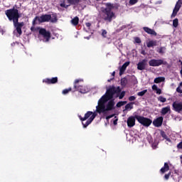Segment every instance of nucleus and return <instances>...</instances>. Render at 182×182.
Wrapping results in <instances>:
<instances>
[{"label": "nucleus", "mask_w": 182, "mask_h": 182, "mask_svg": "<svg viewBox=\"0 0 182 182\" xmlns=\"http://www.w3.org/2000/svg\"><path fill=\"white\" fill-rule=\"evenodd\" d=\"M114 85L107 90V92L102 97L98 100V105L96 107V112L99 114H102L104 117H106V120L114 117V114H110V112L114 109Z\"/></svg>", "instance_id": "obj_1"}, {"label": "nucleus", "mask_w": 182, "mask_h": 182, "mask_svg": "<svg viewBox=\"0 0 182 182\" xmlns=\"http://www.w3.org/2000/svg\"><path fill=\"white\" fill-rule=\"evenodd\" d=\"M105 5L106 7H101L99 16L105 22H111L114 16V13L112 11L114 6L111 3H105Z\"/></svg>", "instance_id": "obj_2"}, {"label": "nucleus", "mask_w": 182, "mask_h": 182, "mask_svg": "<svg viewBox=\"0 0 182 182\" xmlns=\"http://www.w3.org/2000/svg\"><path fill=\"white\" fill-rule=\"evenodd\" d=\"M96 116H97V114L92 111L87 112L84 117H82L81 116H80V119L81 120V122H85V120H87L85 123L82 122V124L84 129H86V127H87V126H89V124H90V123H92L93 120H95V118L96 117Z\"/></svg>", "instance_id": "obj_3"}, {"label": "nucleus", "mask_w": 182, "mask_h": 182, "mask_svg": "<svg viewBox=\"0 0 182 182\" xmlns=\"http://www.w3.org/2000/svg\"><path fill=\"white\" fill-rule=\"evenodd\" d=\"M36 21H38L40 23H43L45 22H52L54 23L55 22H58V17L55 16L53 18H52V15L50 14H43L40 17L36 16L34 19L33 20V25H35Z\"/></svg>", "instance_id": "obj_4"}, {"label": "nucleus", "mask_w": 182, "mask_h": 182, "mask_svg": "<svg viewBox=\"0 0 182 182\" xmlns=\"http://www.w3.org/2000/svg\"><path fill=\"white\" fill-rule=\"evenodd\" d=\"M19 18H21V14H18L16 16L12 18L14 26L16 28V33L21 36L22 35V27L25 26L23 21L19 22Z\"/></svg>", "instance_id": "obj_5"}, {"label": "nucleus", "mask_w": 182, "mask_h": 182, "mask_svg": "<svg viewBox=\"0 0 182 182\" xmlns=\"http://www.w3.org/2000/svg\"><path fill=\"white\" fill-rule=\"evenodd\" d=\"M83 82L82 79H77L73 83V92H80V93H87V90L83 85H80Z\"/></svg>", "instance_id": "obj_6"}, {"label": "nucleus", "mask_w": 182, "mask_h": 182, "mask_svg": "<svg viewBox=\"0 0 182 182\" xmlns=\"http://www.w3.org/2000/svg\"><path fill=\"white\" fill-rule=\"evenodd\" d=\"M19 14V10L17 9H10L5 11V15L7 16L9 21H12L15 16Z\"/></svg>", "instance_id": "obj_7"}, {"label": "nucleus", "mask_w": 182, "mask_h": 182, "mask_svg": "<svg viewBox=\"0 0 182 182\" xmlns=\"http://www.w3.org/2000/svg\"><path fill=\"white\" fill-rule=\"evenodd\" d=\"M149 66L157 68L161 66V65H167V62L163 59H151L149 61Z\"/></svg>", "instance_id": "obj_8"}, {"label": "nucleus", "mask_w": 182, "mask_h": 182, "mask_svg": "<svg viewBox=\"0 0 182 182\" xmlns=\"http://www.w3.org/2000/svg\"><path fill=\"white\" fill-rule=\"evenodd\" d=\"M136 119L139 122V123L143 124V126H146V127H149V126L151 124V120L149 118L136 115Z\"/></svg>", "instance_id": "obj_9"}, {"label": "nucleus", "mask_w": 182, "mask_h": 182, "mask_svg": "<svg viewBox=\"0 0 182 182\" xmlns=\"http://www.w3.org/2000/svg\"><path fill=\"white\" fill-rule=\"evenodd\" d=\"M60 6L61 8H65V9H68L70 5H77L79 2H80V0H67L68 5H65V0L60 1Z\"/></svg>", "instance_id": "obj_10"}, {"label": "nucleus", "mask_w": 182, "mask_h": 182, "mask_svg": "<svg viewBox=\"0 0 182 182\" xmlns=\"http://www.w3.org/2000/svg\"><path fill=\"white\" fill-rule=\"evenodd\" d=\"M39 35L43 36V38L46 39V42H48L50 39V31H46V28H41L39 30Z\"/></svg>", "instance_id": "obj_11"}, {"label": "nucleus", "mask_w": 182, "mask_h": 182, "mask_svg": "<svg viewBox=\"0 0 182 182\" xmlns=\"http://www.w3.org/2000/svg\"><path fill=\"white\" fill-rule=\"evenodd\" d=\"M173 110L177 112L178 113H181L182 112V102L175 101L172 105Z\"/></svg>", "instance_id": "obj_12"}, {"label": "nucleus", "mask_w": 182, "mask_h": 182, "mask_svg": "<svg viewBox=\"0 0 182 182\" xmlns=\"http://www.w3.org/2000/svg\"><path fill=\"white\" fill-rule=\"evenodd\" d=\"M181 5H182V1L181 0H178L176 2V4L173 10V13L171 16V18H176V16H177V14L178 12V11H180V8H181Z\"/></svg>", "instance_id": "obj_13"}, {"label": "nucleus", "mask_w": 182, "mask_h": 182, "mask_svg": "<svg viewBox=\"0 0 182 182\" xmlns=\"http://www.w3.org/2000/svg\"><path fill=\"white\" fill-rule=\"evenodd\" d=\"M43 83H46V85H55L58 83V77H54L52 78H46L43 80Z\"/></svg>", "instance_id": "obj_14"}, {"label": "nucleus", "mask_w": 182, "mask_h": 182, "mask_svg": "<svg viewBox=\"0 0 182 182\" xmlns=\"http://www.w3.org/2000/svg\"><path fill=\"white\" fill-rule=\"evenodd\" d=\"M128 127H134L136 124V116H131L127 120Z\"/></svg>", "instance_id": "obj_15"}, {"label": "nucleus", "mask_w": 182, "mask_h": 182, "mask_svg": "<svg viewBox=\"0 0 182 182\" xmlns=\"http://www.w3.org/2000/svg\"><path fill=\"white\" fill-rule=\"evenodd\" d=\"M146 63H147V60L144 59L137 64V69L139 70H144L146 68Z\"/></svg>", "instance_id": "obj_16"}, {"label": "nucleus", "mask_w": 182, "mask_h": 182, "mask_svg": "<svg viewBox=\"0 0 182 182\" xmlns=\"http://www.w3.org/2000/svg\"><path fill=\"white\" fill-rule=\"evenodd\" d=\"M163 117H159L156 119L154 120L153 124L156 127H160L163 124Z\"/></svg>", "instance_id": "obj_17"}, {"label": "nucleus", "mask_w": 182, "mask_h": 182, "mask_svg": "<svg viewBox=\"0 0 182 182\" xmlns=\"http://www.w3.org/2000/svg\"><path fill=\"white\" fill-rule=\"evenodd\" d=\"M143 29L149 35H152V36H157V33H156L154 30L149 28L148 27H144Z\"/></svg>", "instance_id": "obj_18"}, {"label": "nucleus", "mask_w": 182, "mask_h": 182, "mask_svg": "<svg viewBox=\"0 0 182 182\" xmlns=\"http://www.w3.org/2000/svg\"><path fill=\"white\" fill-rule=\"evenodd\" d=\"M130 65V62H126L125 63L123 64V65L119 69V75L122 76L123 73H124L127 66Z\"/></svg>", "instance_id": "obj_19"}, {"label": "nucleus", "mask_w": 182, "mask_h": 182, "mask_svg": "<svg viewBox=\"0 0 182 182\" xmlns=\"http://www.w3.org/2000/svg\"><path fill=\"white\" fill-rule=\"evenodd\" d=\"M146 46L147 48H153L154 46H157V41H149L148 42H146Z\"/></svg>", "instance_id": "obj_20"}, {"label": "nucleus", "mask_w": 182, "mask_h": 182, "mask_svg": "<svg viewBox=\"0 0 182 182\" xmlns=\"http://www.w3.org/2000/svg\"><path fill=\"white\" fill-rule=\"evenodd\" d=\"M71 23L74 26H77L79 25V17L75 16L74 18L71 20Z\"/></svg>", "instance_id": "obj_21"}, {"label": "nucleus", "mask_w": 182, "mask_h": 182, "mask_svg": "<svg viewBox=\"0 0 182 182\" xmlns=\"http://www.w3.org/2000/svg\"><path fill=\"white\" fill-rule=\"evenodd\" d=\"M168 112H170V106L162 108L161 113L164 116L165 114H167Z\"/></svg>", "instance_id": "obj_22"}, {"label": "nucleus", "mask_w": 182, "mask_h": 182, "mask_svg": "<svg viewBox=\"0 0 182 182\" xmlns=\"http://www.w3.org/2000/svg\"><path fill=\"white\" fill-rule=\"evenodd\" d=\"M164 80H166L164 77H158L154 79V83H161V82H164Z\"/></svg>", "instance_id": "obj_23"}, {"label": "nucleus", "mask_w": 182, "mask_h": 182, "mask_svg": "<svg viewBox=\"0 0 182 182\" xmlns=\"http://www.w3.org/2000/svg\"><path fill=\"white\" fill-rule=\"evenodd\" d=\"M133 105H134V102H130L128 103L127 105H125V109L124 112H126V110L130 111L132 109H133Z\"/></svg>", "instance_id": "obj_24"}, {"label": "nucleus", "mask_w": 182, "mask_h": 182, "mask_svg": "<svg viewBox=\"0 0 182 182\" xmlns=\"http://www.w3.org/2000/svg\"><path fill=\"white\" fill-rule=\"evenodd\" d=\"M168 170H169L168 164L165 163L164 166L161 168V172L166 173V171H168Z\"/></svg>", "instance_id": "obj_25"}, {"label": "nucleus", "mask_w": 182, "mask_h": 182, "mask_svg": "<svg viewBox=\"0 0 182 182\" xmlns=\"http://www.w3.org/2000/svg\"><path fill=\"white\" fill-rule=\"evenodd\" d=\"M158 53H161V55H163L166 52L165 47H161L157 50Z\"/></svg>", "instance_id": "obj_26"}, {"label": "nucleus", "mask_w": 182, "mask_h": 182, "mask_svg": "<svg viewBox=\"0 0 182 182\" xmlns=\"http://www.w3.org/2000/svg\"><path fill=\"white\" fill-rule=\"evenodd\" d=\"M158 100L161 103H166V102H167V99L166 97H164L163 96H159L158 97Z\"/></svg>", "instance_id": "obj_27"}, {"label": "nucleus", "mask_w": 182, "mask_h": 182, "mask_svg": "<svg viewBox=\"0 0 182 182\" xmlns=\"http://www.w3.org/2000/svg\"><path fill=\"white\" fill-rule=\"evenodd\" d=\"M127 102L126 101H120L117 104V107H122V106H124Z\"/></svg>", "instance_id": "obj_28"}, {"label": "nucleus", "mask_w": 182, "mask_h": 182, "mask_svg": "<svg viewBox=\"0 0 182 182\" xmlns=\"http://www.w3.org/2000/svg\"><path fill=\"white\" fill-rule=\"evenodd\" d=\"M177 26H178V18H175L173 21V28H177Z\"/></svg>", "instance_id": "obj_29"}, {"label": "nucleus", "mask_w": 182, "mask_h": 182, "mask_svg": "<svg viewBox=\"0 0 182 182\" xmlns=\"http://www.w3.org/2000/svg\"><path fill=\"white\" fill-rule=\"evenodd\" d=\"M69 92H72V87H69L68 89L63 90L62 93L63 95H68V93H69Z\"/></svg>", "instance_id": "obj_30"}, {"label": "nucleus", "mask_w": 182, "mask_h": 182, "mask_svg": "<svg viewBox=\"0 0 182 182\" xmlns=\"http://www.w3.org/2000/svg\"><path fill=\"white\" fill-rule=\"evenodd\" d=\"M147 93V90L137 92V96H144Z\"/></svg>", "instance_id": "obj_31"}, {"label": "nucleus", "mask_w": 182, "mask_h": 182, "mask_svg": "<svg viewBox=\"0 0 182 182\" xmlns=\"http://www.w3.org/2000/svg\"><path fill=\"white\" fill-rule=\"evenodd\" d=\"M126 83H127V80L126 78L121 79L122 86H126Z\"/></svg>", "instance_id": "obj_32"}, {"label": "nucleus", "mask_w": 182, "mask_h": 182, "mask_svg": "<svg viewBox=\"0 0 182 182\" xmlns=\"http://www.w3.org/2000/svg\"><path fill=\"white\" fill-rule=\"evenodd\" d=\"M126 95V92H122L120 95L118 96L119 99H123L124 97V95Z\"/></svg>", "instance_id": "obj_33"}, {"label": "nucleus", "mask_w": 182, "mask_h": 182, "mask_svg": "<svg viewBox=\"0 0 182 182\" xmlns=\"http://www.w3.org/2000/svg\"><path fill=\"white\" fill-rule=\"evenodd\" d=\"M107 35V31H106V30H102V36H103V38H106Z\"/></svg>", "instance_id": "obj_34"}, {"label": "nucleus", "mask_w": 182, "mask_h": 182, "mask_svg": "<svg viewBox=\"0 0 182 182\" xmlns=\"http://www.w3.org/2000/svg\"><path fill=\"white\" fill-rule=\"evenodd\" d=\"M130 5H134L135 4H137V0H129Z\"/></svg>", "instance_id": "obj_35"}, {"label": "nucleus", "mask_w": 182, "mask_h": 182, "mask_svg": "<svg viewBox=\"0 0 182 182\" xmlns=\"http://www.w3.org/2000/svg\"><path fill=\"white\" fill-rule=\"evenodd\" d=\"M129 102H134V100H136V97L134 96H131L129 97Z\"/></svg>", "instance_id": "obj_36"}, {"label": "nucleus", "mask_w": 182, "mask_h": 182, "mask_svg": "<svg viewBox=\"0 0 182 182\" xmlns=\"http://www.w3.org/2000/svg\"><path fill=\"white\" fill-rule=\"evenodd\" d=\"M134 41L136 42V43H141V40H140L139 38L136 37L134 38Z\"/></svg>", "instance_id": "obj_37"}, {"label": "nucleus", "mask_w": 182, "mask_h": 182, "mask_svg": "<svg viewBox=\"0 0 182 182\" xmlns=\"http://www.w3.org/2000/svg\"><path fill=\"white\" fill-rule=\"evenodd\" d=\"M176 92H178V93H182V89H181V87H178L176 88Z\"/></svg>", "instance_id": "obj_38"}, {"label": "nucleus", "mask_w": 182, "mask_h": 182, "mask_svg": "<svg viewBox=\"0 0 182 182\" xmlns=\"http://www.w3.org/2000/svg\"><path fill=\"white\" fill-rule=\"evenodd\" d=\"M156 93L157 95H161V90L160 88H158L156 90Z\"/></svg>", "instance_id": "obj_39"}, {"label": "nucleus", "mask_w": 182, "mask_h": 182, "mask_svg": "<svg viewBox=\"0 0 182 182\" xmlns=\"http://www.w3.org/2000/svg\"><path fill=\"white\" fill-rule=\"evenodd\" d=\"M177 149H182V141L178 144Z\"/></svg>", "instance_id": "obj_40"}, {"label": "nucleus", "mask_w": 182, "mask_h": 182, "mask_svg": "<svg viewBox=\"0 0 182 182\" xmlns=\"http://www.w3.org/2000/svg\"><path fill=\"white\" fill-rule=\"evenodd\" d=\"M159 89V87H157V85H152V90H157Z\"/></svg>", "instance_id": "obj_41"}, {"label": "nucleus", "mask_w": 182, "mask_h": 182, "mask_svg": "<svg viewBox=\"0 0 182 182\" xmlns=\"http://www.w3.org/2000/svg\"><path fill=\"white\" fill-rule=\"evenodd\" d=\"M161 136H162V137L164 138V139H167V135H166V134H164V132H162L161 133Z\"/></svg>", "instance_id": "obj_42"}, {"label": "nucleus", "mask_w": 182, "mask_h": 182, "mask_svg": "<svg viewBox=\"0 0 182 182\" xmlns=\"http://www.w3.org/2000/svg\"><path fill=\"white\" fill-rule=\"evenodd\" d=\"M169 177H170V173L166 174L165 176H164V178H165L166 180H168Z\"/></svg>", "instance_id": "obj_43"}, {"label": "nucleus", "mask_w": 182, "mask_h": 182, "mask_svg": "<svg viewBox=\"0 0 182 182\" xmlns=\"http://www.w3.org/2000/svg\"><path fill=\"white\" fill-rule=\"evenodd\" d=\"M85 26H87V28H90V26H92V23H85Z\"/></svg>", "instance_id": "obj_44"}, {"label": "nucleus", "mask_w": 182, "mask_h": 182, "mask_svg": "<svg viewBox=\"0 0 182 182\" xmlns=\"http://www.w3.org/2000/svg\"><path fill=\"white\" fill-rule=\"evenodd\" d=\"M0 33H1V35H4V33H5V31H4V29L1 28Z\"/></svg>", "instance_id": "obj_45"}, {"label": "nucleus", "mask_w": 182, "mask_h": 182, "mask_svg": "<svg viewBox=\"0 0 182 182\" xmlns=\"http://www.w3.org/2000/svg\"><path fill=\"white\" fill-rule=\"evenodd\" d=\"M165 140H166V141H168V143H171V139H170V138L167 137Z\"/></svg>", "instance_id": "obj_46"}, {"label": "nucleus", "mask_w": 182, "mask_h": 182, "mask_svg": "<svg viewBox=\"0 0 182 182\" xmlns=\"http://www.w3.org/2000/svg\"><path fill=\"white\" fill-rule=\"evenodd\" d=\"M153 149H157V144H154L152 145Z\"/></svg>", "instance_id": "obj_47"}, {"label": "nucleus", "mask_w": 182, "mask_h": 182, "mask_svg": "<svg viewBox=\"0 0 182 182\" xmlns=\"http://www.w3.org/2000/svg\"><path fill=\"white\" fill-rule=\"evenodd\" d=\"M111 124H114V119H112L111 120Z\"/></svg>", "instance_id": "obj_48"}, {"label": "nucleus", "mask_w": 182, "mask_h": 182, "mask_svg": "<svg viewBox=\"0 0 182 182\" xmlns=\"http://www.w3.org/2000/svg\"><path fill=\"white\" fill-rule=\"evenodd\" d=\"M85 39H87V40L90 39V36L85 37Z\"/></svg>", "instance_id": "obj_49"}, {"label": "nucleus", "mask_w": 182, "mask_h": 182, "mask_svg": "<svg viewBox=\"0 0 182 182\" xmlns=\"http://www.w3.org/2000/svg\"><path fill=\"white\" fill-rule=\"evenodd\" d=\"M31 31H35V27H31Z\"/></svg>", "instance_id": "obj_50"}, {"label": "nucleus", "mask_w": 182, "mask_h": 182, "mask_svg": "<svg viewBox=\"0 0 182 182\" xmlns=\"http://www.w3.org/2000/svg\"><path fill=\"white\" fill-rule=\"evenodd\" d=\"M114 78H111L109 80H107V82H112V80H113Z\"/></svg>", "instance_id": "obj_51"}, {"label": "nucleus", "mask_w": 182, "mask_h": 182, "mask_svg": "<svg viewBox=\"0 0 182 182\" xmlns=\"http://www.w3.org/2000/svg\"><path fill=\"white\" fill-rule=\"evenodd\" d=\"M117 122V119H114V124H116V122Z\"/></svg>", "instance_id": "obj_52"}, {"label": "nucleus", "mask_w": 182, "mask_h": 182, "mask_svg": "<svg viewBox=\"0 0 182 182\" xmlns=\"http://www.w3.org/2000/svg\"><path fill=\"white\" fill-rule=\"evenodd\" d=\"M112 76H114V72H112Z\"/></svg>", "instance_id": "obj_53"}, {"label": "nucleus", "mask_w": 182, "mask_h": 182, "mask_svg": "<svg viewBox=\"0 0 182 182\" xmlns=\"http://www.w3.org/2000/svg\"><path fill=\"white\" fill-rule=\"evenodd\" d=\"M141 53H142V55H144V51H142Z\"/></svg>", "instance_id": "obj_54"}, {"label": "nucleus", "mask_w": 182, "mask_h": 182, "mask_svg": "<svg viewBox=\"0 0 182 182\" xmlns=\"http://www.w3.org/2000/svg\"><path fill=\"white\" fill-rule=\"evenodd\" d=\"M118 92H120V88L119 87H118Z\"/></svg>", "instance_id": "obj_55"}, {"label": "nucleus", "mask_w": 182, "mask_h": 182, "mask_svg": "<svg viewBox=\"0 0 182 182\" xmlns=\"http://www.w3.org/2000/svg\"><path fill=\"white\" fill-rule=\"evenodd\" d=\"M96 1H102V0H96Z\"/></svg>", "instance_id": "obj_56"}, {"label": "nucleus", "mask_w": 182, "mask_h": 182, "mask_svg": "<svg viewBox=\"0 0 182 182\" xmlns=\"http://www.w3.org/2000/svg\"><path fill=\"white\" fill-rule=\"evenodd\" d=\"M181 65H182V62L181 63Z\"/></svg>", "instance_id": "obj_57"}]
</instances>
